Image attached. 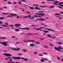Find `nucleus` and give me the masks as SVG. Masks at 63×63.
I'll return each instance as SVG.
<instances>
[{
	"instance_id": "nucleus-53",
	"label": "nucleus",
	"mask_w": 63,
	"mask_h": 63,
	"mask_svg": "<svg viewBox=\"0 0 63 63\" xmlns=\"http://www.w3.org/2000/svg\"><path fill=\"white\" fill-rule=\"evenodd\" d=\"M16 37V36H12V38H15Z\"/></svg>"
},
{
	"instance_id": "nucleus-47",
	"label": "nucleus",
	"mask_w": 63,
	"mask_h": 63,
	"mask_svg": "<svg viewBox=\"0 0 63 63\" xmlns=\"http://www.w3.org/2000/svg\"><path fill=\"white\" fill-rule=\"evenodd\" d=\"M23 42H25V43H27V41H26V40H23Z\"/></svg>"
},
{
	"instance_id": "nucleus-27",
	"label": "nucleus",
	"mask_w": 63,
	"mask_h": 63,
	"mask_svg": "<svg viewBox=\"0 0 63 63\" xmlns=\"http://www.w3.org/2000/svg\"><path fill=\"white\" fill-rule=\"evenodd\" d=\"M38 56H43V55L41 54H39L38 55Z\"/></svg>"
},
{
	"instance_id": "nucleus-48",
	"label": "nucleus",
	"mask_w": 63,
	"mask_h": 63,
	"mask_svg": "<svg viewBox=\"0 0 63 63\" xmlns=\"http://www.w3.org/2000/svg\"><path fill=\"white\" fill-rule=\"evenodd\" d=\"M34 54H37L38 53V52H35L34 53Z\"/></svg>"
},
{
	"instance_id": "nucleus-57",
	"label": "nucleus",
	"mask_w": 63,
	"mask_h": 63,
	"mask_svg": "<svg viewBox=\"0 0 63 63\" xmlns=\"http://www.w3.org/2000/svg\"><path fill=\"white\" fill-rule=\"evenodd\" d=\"M5 25H8V23H5Z\"/></svg>"
},
{
	"instance_id": "nucleus-11",
	"label": "nucleus",
	"mask_w": 63,
	"mask_h": 63,
	"mask_svg": "<svg viewBox=\"0 0 63 63\" xmlns=\"http://www.w3.org/2000/svg\"><path fill=\"white\" fill-rule=\"evenodd\" d=\"M24 6H28V7H29V8H30V9H32V10H33V9H34V8L32 7H30V6L27 5H26L25 4H24L23 5Z\"/></svg>"
},
{
	"instance_id": "nucleus-5",
	"label": "nucleus",
	"mask_w": 63,
	"mask_h": 63,
	"mask_svg": "<svg viewBox=\"0 0 63 63\" xmlns=\"http://www.w3.org/2000/svg\"><path fill=\"white\" fill-rule=\"evenodd\" d=\"M4 55H5L7 56H8V58L9 59H11V57H10L12 56L11 54L9 53H4Z\"/></svg>"
},
{
	"instance_id": "nucleus-18",
	"label": "nucleus",
	"mask_w": 63,
	"mask_h": 63,
	"mask_svg": "<svg viewBox=\"0 0 63 63\" xmlns=\"http://www.w3.org/2000/svg\"><path fill=\"white\" fill-rule=\"evenodd\" d=\"M7 39V38L4 37H0V39Z\"/></svg>"
},
{
	"instance_id": "nucleus-23",
	"label": "nucleus",
	"mask_w": 63,
	"mask_h": 63,
	"mask_svg": "<svg viewBox=\"0 0 63 63\" xmlns=\"http://www.w3.org/2000/svg\"><path fill=\"white\" fill-rule=\"evenodd\" d=\"M5 18L4 17H0V20L3 19H5Z\"/></svg>"
},
{
	"instance_id": "nucleus-29",
	"label": "nucleus",
	"mask_w": 63,
	"mask_h": 63,
	"mask_svg": "<svg viewBox=\"0 0 63 63\" xmlns=\"http://www.w3.org/2000/svg\"><path fill=\"white\" fill-rule=\"evenodd\" d=\"M44 47H45V48H48L49 47V46H45Z\"/></svg>"
},
{
	"instance_id": "nucleus-14",
	"label": "nucleus",
	"mask_w": 63,
	"mask_h": 63,
	"mask_svg": "<svg viewBox=\"0 0 63 63\" xmlns=\"http://www.w3.org/2000/svg\"><path fill=\"white\" fill-rule=\"evenodd\" d=\"M47 36L48 37H49V38H50V37H52V36H51V35L50 34H47Z\"/></svg>"
},
{
	"instance_id": "nucleus-31",
	"label": "nucleus",
	"mask_w": 63,
	"mask_h": 63,
	"mask_svg": "<svg viewBox=\"0 0 63 63\" xmlns=\"http://www.w3.org/2000/svg\"><path fill=\"white\" fill-rule=\"evenodd\" d=\"M54 6L53 5L52 6H51V7H49V8H54Z\"/></svg>"
},
{
	"instance_id": "nucleus-42",
	"label": "nucleus",
	"mask_w": 63,
	"mask_h": 63,
	"mask_svg": "<svg viewBox=\"0 0 63 63\" xmlns=\"http://www.w3.org/2000/svg\"><path fill=\"white\" fill-rule=\"evenodd\" d=\"M30 19H34V17L33 16L32 17L30 18Z\"/></svg>"
},
{
	"instance_id": "nucleus-61",
	"label": "nucleus",
	"mask_w": 63,
	"mask_h": 63,
	"mask_svg": "<svg viewBox=\"0 0 63 63\" xmlns=\"http://www.w3.org/2000/svg\"><path fill=\"white\" fill-rule=\"evenodd\" d=\"M2 23L3 22L2 21H0V24H2Z\"/></svg>"
},
{
	"instance_id": "nucleus-26",
	"label": "nucleus",
	"mask_w": 63,
	"mask_h": 63,
	"mask_svg": "<svg viewBox=\"0 0 63 63\" xmlns=\"http://www.w3.org/2000/svg\"><path fill=\"white\" fill-rule=\"evenodd\" d=\"M20 30H19V29H16L15 30V31H16L17 32L18 31H19Z\"/></svg>"
},
{
	"instance_id": "nucleus-39",
	"label": "nucleus",
	"mask_w": 63,
	"mask_h": 63,
	"mask_svg": "<svg viewBox=\"0 0 63 63\" xmlns=\"http://www.w3.org/2000/svg\"><path fill=\"white\" fill-rule=\"evenodd\" d=\"M47 1H54V0H47Z\"/></svg>"
},
{
	"instance_id": "nucleus-37",
	"label": "nucleus",
	"mask_w": 63,
	"mask_h": 63,
	"mask_svg": "<svg viewBox=\"0 0 63 63\" xmlns=\"http://www.w3.org/2000/svg\"><path fill=\"white\" fill-rule=\"evenodd\" d=\"M27 17L28 18V17H31V16L29 15L28 16H27Z\"/></svg>"
},
{
	"instance_id": "nucleus-35",
	"label": "nucleus",
	"mask_w": 63,
	"mask_h": 63,
	"mask_svg": "<svg viewBox=\"0 0 63 63\" xmlns=\"http://www.w3.org/2000/svg\"><path fill=\"white\" fill-rule=\"evenodd\" d=\"M33 35V34H26V35Z\"/></svg>"
},
{
	"instance_id": "nucleus-40",
	"label": "nucleus",
	"mask_w": 63,
	"mask_h": 63,
	"mask_svg": "<svg viewBox=\"0 0 63 63\" xmlns=\"http://www.w3.org/2000/svg\"><path fill=\"white\" fill-rule=\"evenodd\" d=\"M7 3L8 4H12V3L10 2H7Z\"/></svg>"
},
{
	"instance_id": "nucleus-55",
	"label": "nucleus",
	"mask_w": 63,
	"mask_h": 63,
	"mask_svg": "<svg viewBox=\"0 0 63 63\" xmlns=\"http://www.w3.org/2000/svg\"><path fill=\"white\" fill-rule=\"evenodd\" d=\"M43 54H47V53H43Z\"/></svg>"
},
{
	"instance_id": "nucleus-1",
	"label": "nucleus",
	"mask_w": 63,
	"mask_h": 63,
	"mask_svg": "<svg viewBox=\"0 0 63 63\" xmlns=\"http://www.w3.org/2000/svg\"><path fill=\"white\" fill-rule=\"evenodd\" d=\"M12 58V59H15V60H17V59L19 60L20 59H22L23 60H24V61H29V62H31V61H30V60L27 59V58H24L22 57L20 58V57H13Z\"/></svg>"
},
{
	"instance_id": "nucleus-22",
	"label": "nucleus",
	"mask_w": 63,
	"mask_h": 63,
	"mask_svg": "<svg viewBox=\"0 0 63 63\" xmlns=\"http://www.w3.org/2000/svg\"><path fill=\"white\" fill-rule=\"evenodd\" d=\"M38 26L37 25H34V24H33L32 25H30V26H33V27H34V26Z\"/></svg>"
},
{
	"instance_id": "nucleus-33",
	"label": "nucleus",
	"mask_w": 63,
	"mask_h": 63,
	"mask_svg": "<svg viewBox=\"0 0 63 63\" xmlns=\"http://www.w3.org/2000/svg\"><path fill=\"white\" fill-rule=\"evenodd\" d=\"M40 30H41L42 29H43V28H45V27H40Z\"/></svg>"
},
{
	"instance_id": "nucleus-52",
	"label": "nucleus",
	"mask_w": 63,
	"mask_h": 63,
	"mask_svg": "<svg viewBox=\"0 0 63 63\" xmlns=\"http://www.w3.org/2000/svg\"><path fill=\"white\" fill-rule=\"evenodd\" d=\"M40 30V29L36 28V30Z\"/></svg>"
},
{
	"instance_id": "nucleus-41",
	"label": "nucleus",
	"mask_w": 63,
	"mask_h": 63,
	"mask_svg": "<svg viewBox=\"0 0 63 63\" xmlns=\"http://www.w3.org/2000/svg\"><path fill=\"white\" fill-rule=\"evenodd\" d=\"M10 27H14V26L13 25H10Z\"/></svg>"
},
{
	"instance_id": "nucleus-10",
	"label": "nucleus",
	"mask_w": 63,
	"mask_h": 63,
	"mask_svg": "<svg viewBox=\"0 0 63 63\" xmlns=\"http://www.w3.org/2000/svg\"><path fill=\"white\" fill-rule=\"evenodd\" d=\"M19 29H21V30H29V29H30L28 28H20Z\"/></svg>"
},
{
	"instance_id": "nucleus-25",
	"label": "nucleus",
	"mask_w": 63,
	"mask_h": 63,
	"mask_svg": "<svg viewBox=\"0 0 63 63\" xmlns=\"http://www.w3.org/2000/svg\"><path fill=\"white\" fill-rule=\"evenodd\" d=\"M58 44H59V45H63V44H62V43L60 42H59Z\"/></svg>"
},
{
	"instance_id": "nucleus-43",
	"label": "nucleus",
	"mask_w": 63,
	"mask_h": 63,
	"mask_svg": "<svg viewBox=\"0 0 63 63\" xmlns=\"http://www.w3.org/2000/svg\"><path fill=\"white\" fill-rule=\"evenodd\" d=\"M21 1H22V2H26V1L24 0H21Z\"/></svg>"
},
{
	"instance_id": "nucleus-51",
	"label": "nucleus",
	"mask_w": 63,
	"mask_h": 63,
	"mask_svg": "<svg viewBox=\"0 0 63 63\" xmlns=\"http://www.w3.org/2000/svg\"><path fill=\"white\" fill-rule=\"evenodd\" d=\"M51 37L52 39H54V38H56V37L55 36V37Z\"/></svg>"
},
{
	"instance_id": "nucleus-44",
	"label": "nucleus",
	"mask_w": 63,
	"mask_h": 63,
	"mask_svg": "<svg viewBox=\"0 0 63 63\" xmlns=\"http://www.w3.org/2000/svg\"><path fill=\"white\" fill-rule=\"evenodd\" d=\"M41 61L42 62H45V60H44L41 59Z\"/></svg>"
},
{
	"instance_id": "nucleus-28",
	"label": "nucleus",
	"mask_w": 63,
	"mask_h": 63,
	"mask_svg": "<svg viewBox=\"0 0 63 63\" xmlns=\"http://www.w3.org/2000/svg\"><path fill=\"white\" fill-rule=\"evenodd\" d=\"M18 55H20V56H21V55H23V54L21 53H18Z\"/></svg>"
},
{
	"instance_id": "nucleus-19",
	"label": "nucleus",
	"mask_w": 63,
	"mask_h": 63,
	"mask_svg": "<svg viewBox=\"0 0 63 63\" xmlns=\"http://www.w3.org/2000/svg\"><path fill=\"white\" fill-rule=\"evenodd\" d=\"M34 17H41V16H38L37 15H34Z\"/></svg>"
},
{
	"instance_id": "nucleus-63",
	"label": "nucleus",
	"mask_w": 63,
	"mask_h": 63,
	"mask_svg": "<svg viewBox=\"0 0 63 63\" xmlns=\"http://www.w3.org/2000/svg\"><path fill=\"white\" fill-rule=\"evenodd\" d=\"M43 35L44 36H45L46 35V33H43Z\"/></svg>"
},
{
	"instance_id": "nucleus-45",
	"label": "nucleus",
	"mask_w": 63,
	"mask_h": 63,
	"mask_svg": "<svg viewBox=\"0 0 63 63\" xmlns=\"http://www.w3.org/2000/svg\"><path fill=\"white\" fill-rule=\"evenodd\" d=\"M39 14L40 13H38V14L36 13L35 14V15H37L38 16H39Z\"/></svg>"
},
{
	"instance_id": "nucleus-62",
	"label": "nucleus",
	"mask_w": 63,
	"mask_h": 63,
	"mask_svg": "<svg viewBox=\"0 0 63 63\" xmlns=\"http://www.w3.org/2000/svg\"><path fill=\"white\" fill-rule=\"evenodd\" d=\"M20 49V48H18L17 49V50H19V49Z\"/></svg>"
},
{
	"instance_id": "nucleus-59",
	"label": "nucleus",
	"mask_w": 63,
	"mask_h": 63,
	"mask_svg": "<svg viewBox=\"0 0 63 63\" xmlns=\"http://www.w3.org/2000/svg\"><path fill=\"white\" fill-rule=\"evenodd\" d=\"M56 16H58V15L59 16V15H60V14H56Z\"/></svg>"
},
{
	"instance_id": "nucleus-30",
	"label": "nucleus",
	"mask_w": 63,
	"mask_h": 63,
	"mask_svg": "<svg viewBox=\"0 0 63 63\" xmlns=\"http://www.w3.org/2000/svg\"><path fill=\"white\" fill-rule=\"evenodd\" d=\"M2 14H3V15H9V13H3Z\"/></svg>"
},
{
	"instance_id": "nucleus-54",
	"label": "nucleus",
	"mask_w": 63,
	"mask_h": 63,
	"mask_svg": "<svg viewBox=\"0 0 63 63\" xmlns=\"http://www.w3.org/2000/svg\"><path fill=\"white\" fill-rule=\"evenodd\" d=\"M3 8H4V9H7V7H4Z\"/></svg>"
},
{
	"instance_id": "nucleus-20",
	"label": "nucleus",
	"mask_w": 63,
	"mask_h": 63,
	"mask_svg": "<svg viewBox=\"0 0 63 63\" xmlns=\"http://www.w3.org/2000/svg\"><path fill=\"white\" fill-rule=\"evenodd\" d=\"M39 7H41V8H47V6H39Z\"/></svg>"
},
{
	"instance_id": "nucleus-58",
	"label": "nucleus",
	"mask_w": 63,
	"mask_h": 63,
	"mask_svg": "<svg viewBox=\"0 0 63 63\" xmlns=\"http://www.w3.org/2000/svg\"><path fill=\"white\" fill-rule=\"evenodd\" d=\"M17 2H13L14 4H17Z\"/></svg>"
},
{
	"instance_id": "nucleus-2",
	"label": "nucleus",
	"mask_w": 63,
	"mask_h": 63,
	"mask_svg": "<svg viewBox=\"0 0 63 63\" xmlns=\"http://www.w3.org/2000/svg\"><path fill=\"white\" fill-rule=\"evenodd\" d=\"M55 2H53V3L54 4V5H60H60L61 4H62L63 5V2H60L59 3L58 2V1H55Z\"/></svg>"
},
{
	"instance_id": "nucleus-6",
	"label": "nucleus",
	"mask_w": 63,
	"mask_h": 63,
	"mask_svg": "<svg viewBox=\"0 0 63 63\" xmlns=\"http://www.w3.org/2000/svg\"><path fill=\"white\" fill-rule=\"evenodd\" d=\"M38 20L40 21H44L45 20H46V19L42 18H37L36 20H34V21L35 22H36V21H37Z\"/></svg>"
},
{
	"instance_id": "nucleus-21",
	"label": "nucleus",
	"mask_w": 63,
	"mask_h": 63,
	"mask_svg": "<svg viewBox=\"0 0 63 63\" xmlns=\"http://www.w3.org/2000/svg\"><path fill=\"white\" fill-rule=\"evenodd\" d=\"M44 33H48L49 32V31H44Z\"/></svg>"
},
{
	"instance_id": "nucleus-9",
	"label": "nucleus",
	"mask_w": 63,
	"mask_h": 63,
	"mask_svg": "<svg viewBox=\"0 0 63 63\" xmlns=\"http://www.w3.org/2000/svg\"><path fill=\"white\" fill-rule=\"evenodd\" d=\"M15 27H20L21 26V24H16L14 25Z\"/></svg>"
},
{
	"instance_id": "nucleus-60",
	"label": "nucleus",
	"mask_w": 63,
	"mask_h": 63,
	"mask_svg": "<svg viewBox=\"0 0 63 63\" xmlns=\"http://www.w3.org/2000/svg\"><path fill=\"white\" fill-rule=\"evenodd\" d=\"M16 18H19V16H17L16 17Z\"/></svg>"
},
{
	"instance_id": "nucleus-4",
	"label": "nucleus",
	"mask_w": 63,
	"mask_h": 63,
	"mask_svg": "<svg viewBox=\"0 0 63 63\" xmlns=\"http://www.w3.org/2000/svg\"><path fill=\"white\" fill-rule=\"evenodd\" d=\"M0 43L5 46H8V44L6 43H9V42H5L4 41V42H0Z\"/></svg>"
},
{
	"instance_id": "nucleus-38",
	"label": "nucleus",
	"mask_w": 63,
	"mask_h": 63,
	"mask_svg": "<svg viewBox=\"0 0 63 63\" xmlns=\"http://www.w3.org/2000/svg\"><path fill=\"white\" fill-rule=\"evenodd\" d=\"M19 2H18V3L19 4H22V3L21 2V1H19Z\"/></svg>"
},
{
	"instance_id": "nucleus-36",
	"label": "nucleus",
	"mask_w": 63,
	"mask_h": 63,
	"mask_svg": "<svg viewBox=\"0 0 63 63\" xmlns=\"http://www.w3.org/2000/svg\"><path fill=\"white\" fill-rule=\"evenodd\" d=\"M23 50L24 52H27V50L23 49Z\"/></svg>"
},
{
	"instance_id": "nucleus-24",
	"label": "nucleus",
	"mask_w": 63,
	"mask_h": 63,
	"mask_svg": "<svg viewBox=\"0 0 63 63\" xmlns=\"http://www.w3.org/2000/svg\"><path fill=\"white\" fill-rule=\"evenodd\" d=\"M1 26H4V27H8V26H6L5 25H1Z\"/></svg>"
},
{
	"instance_id": "nucleus-49",
	"label": "nucleus",
	"mask_w": 63,
	"mask_h": 63,
	"mask_svg": "<svg viewBox=\"0 0 63 63\" xmlns=\"http://www.w3.org/2000/svg\"><path fill=\"white\" fill-rule=\"evenodd\" d=\"M57 59H58V60H60V58H59V57H58Z\"/></svg>"
},
{
	"instance_id": "nucleus-46",
	"label": "nucleus",
	"mask_w": 63,
	"mask_h": 63,
	"mask_svg": "<svg viewBox=\"0 0 63 63\" xmlns=\"http://www.w3.org/2000/svg\"><path fill=\"white\" fill-rule=\"evenodd\" d=\"M49 46H51V47H53V45L52 44H50L49 45Z\"/></svg>"
},
{
	"instance_id": "nucleus-32",
	"label": "nucleus",
	"mask_w": 63,
	"mask_h": 63,
	"mask_svg": "<svg viewBox=\"0 0 63 63\" xmlns=\"http://www.w3.org/2000/svg\"><path fill=\"white\" fill-rule=\"evenodd\" d=\"M24 18H27V16H25L23 17Z\"/></svg>"
},
{
	"instance_id": "nucleus-34",
	"label": "nucleus",
	"mask_w": 63,
	"mask_h": 63,
	"mask_svg": "<svg viewBox=\"0 0 63 63\" xmlns=\"http://www.w3.org/2000/svg\"><path fill=\"white\" fill-rule=\"evenodd\" d=\"M36 44H39L40 43L39 42H36Z\"/></svg>"
},
{
	"instance_id": "nucleus-64",
	"label": "nucleus",
	"mask_w": 63,
	"mask_h": 63,
	"mask_svg": "<svg viewBox=\"0 0 63 63\" xmlns=\"http://www.w3.org/2000/svg\"><path fill=\"white\" fill-rule=\"evenodd\" d=\"M60 13H61V14H63V12H60Z\"/></svg>"
},
{
	"instance_id": "nucleus-7",
	"label": "nucleus",
	"mask_w": 63,
	"mask_h": 63,
	"mask_svg": "<svg viewBox=\"0 0 63 63\" xmlns=\"http://www.w3.org/2000/svg\"><path fill=\"white\" fill-rule=\"evenodd\" d=\"M45 28L46 29H44V30H48V31H51L52 32H54V30L51 29L47 28L46 27H45Z\"/></svg>"
},
{
	"instance_id": "nucleus-3",
	"label": "nucleus",
	"mask_w": 63,
	"mask_h": 63,
	"mask_svg": "<svg viewBox=\"0 0 63 63\" xmlns=\"http://www.w3.org/2000/svg\"><path fill=\"white\" fill-rule=\"evenodd\" d=\"M54 48L55 49H56L57 51H59V52H61V50L60 49H63V48L62 47L60 46L58 47H55Z\"/></svg>"
},
{
	"instance_id": "nucleus-17",
	"label": "nucleus",
	"mask_w": 63,
	"mask_h": 63,
	"mask_svg": "<svg viewBox=\"0 0 63 63\" xmlns=\"http://www.w3.org/2000/svg\"><path fill=\"white\" fill-rule=\"evenodd\" d=\"M34 9H35V10H41V9L37 7H35L34 8Z\"/></svg>"
},
{
	"instance_id": "nucleus-8",
	"label": "nucleus",
	"mask_w": 63,
	"mask_h": 63,
	"mask_svg": "<svg viewBox=\"0 0 63 63\" xmlns=\"http://www.w3.org/2000/svg\"><path fill=\"white\" fill-rule=\"evenodd\" d=\"M27 42H31V43H34L35 42V41L34 40H27Z\"/></svg>"
},
{
	"instance_id": "nucleus-15",
	"label": "nucleus",
	"mask_w": 63,
	"mask_h": 63,
	"mask_svg": "<svg viewBox=\"0 0 63 63\" xmlns=\"http://www.w3.org/2000/svg\"><path fill=\"white\" fill-rule=\"evenodd\" d=\"M40 15L41 16H45V14L43 13H39V16Z\"/></svg>"
},
{
	"instance_id": "nucleus-56",
	"label": "nucleus",
	"mask_w": 63,
	"mask_h": 63,
	"mask_svg": "<svg viewBox=\"0 0 63 63\" xmlns=\"http://www.w3.org/2000/svg\"><path fill=\"white\" fill-rule=\"evenodd\" d=\"M3 10V8H0V10Z\"/></svg>"
},
{
	"instance_id": "nucleus-50",
	"label": "nucleus",
	"mask_w": 63,
	"mask_h": 63,
	"mask_svg": "<svg viewBox=\"0 0 63 63\" xmlns=\"http://www.w3.org/2000/svg\"><path fill=\"white\" fill-rule=\"evenodd\" d=\"M58 8H61V9H62V7L60 6H58Z\"/></svg>"
},
{
	"instance_id": "nucleus-13",
	"label": "nucleus",
	"mask_w": 63,
	"mask_h": 63,
	"mask_svg": "<svg viewBox=\"0 0 63 63\" xmlns=\"http://www.w3.org/2000/svg\"><path fill=\"white\" fill-rule=\"evenodd\" d=\"M30 47H33L35 46V45L33 43H31L30 44Z\"/></svg>"
},
{
	"instance_id": "nucleus-12",
	"label": "nucleus",
	"mask_w": 63,
	"mask_h": 63,
	"mask_svg": "<svg viewBox=\"0 0 63 63\" xmlns=\"http://www.w3.org/2000/svg\"><path fill=\"white\" fill-rule=\"evenodd\" d=\"M10 15L11 16H17V15L16 14H10Z\"/></svg>"
},
{
	"instance_id": "nucleus-16",
	"label": "nucleus",
	"mask_w": 63,
	"mask_h": 63,
	"mask_svg": "<svg viewBox=\"0 0 63 63\" xmlns=\"http://www.w3.org/2000/svg\"><path fill=\"white\" fill-rule=\"evenodd\" d=\"M11 49H13V50H14L15 51H17V49H16V48H11Z\"/></svg>"
}]
</instances>
